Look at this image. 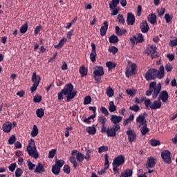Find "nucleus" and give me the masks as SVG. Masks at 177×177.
Masks as SVG:
<instances>
[{
  "label": "nucleus",
  "mask_w": 177,
  "mask_h": 177,
  "mask_svg": "<svg viewBox=\"0 0 177 177\" xmlns=\"http://www.w3.org/2000/svg\"><path fill=\"white\" fill-rule=\"evenodd\" d=\"M162 86L160 83L157 84L156 82H151L149 84V88L146 91V96H151L153 99H157V96L161 93Z\"/></svg>",
  "instance_id": "nucleus-1"
},
{
  "label": "nucleus",
  "mask_w": 177,
  "mask_h": 177,
  "mask_svg": "<svg viewBox=\"0 0 177 177\" xmlns=\"http://www.w3.org/2000/svg\"><path fill=\"white\" fill-rule=\"evenodd\" d=\"M62 92L66 97V102L73 100L77 95V91L74 90V86L72 84H66L62 89Z\"/></svg>",
  "instance_id": "nucleus-2"
},
{
  "label": "nucleus",
  "mask_w": 177,
  "mask_h": 177,
  "mask_svg": "<svg viewBox=\"0 0 177 177\" xmlns=\"http://www.w3.org/2000/svg\"><path fill=\"white\" fill-rule=\"evenodd\" d=\"M26 151L30 157H32L35 159H37L38 157H39V154L37 150V147L35 146V142H34L32 138L28 141Z\"/></svg>",
  "instance_id": "nucleus-3"
},
{
  "label": "nucleus",
  "mask_w": 177,
  "mask_h": 177,
  "mask_svg": "<svg viewBox=\"0 0 177 177\" xmlns=\"http://www.w3.org/2000/svg\"><path fill=\"white\" fill-rule=\"evenodd\" d=\"M76 156V159H75ZM84 159V154L81 153H78V151L73 150L71 152V156L69 158V160L72 162L74 168H77V166L78 165V163H77V160L79 161V162H82Z\"/></svg>",
  "instance_id": "nucleus-4"
},
{
  "label": "nucleus",
  "mask_w": 177,
  "mask_h": 177,
  "mask_svg": "<svg viewBox=\"0 0 177 177\" xmlns=\"http://www.w3.org/2000/svg\"><path fill=\"white\" fill-rule=\"evenodd\" d=\"M127 64L125 74L126 77L129 78L130 77H132V75H135L138 66H136V64L131 62V61H128Z\"/></svg>",
  "instance_id": "nucleus-5"
},
{
  "label": "nucleus",
  "mask_w": 177,
  "mask_h": 177,
  "mask_svg": "<svg viewBox=\"0 0 177 177\" xmlns=\"http://www.w3.org/2000/svg\"><path fill=\"white\" fill-rule=\"evenodd\" d=\"M32 82L33 84L30 88V91L32 93H34V92L37 91V88H38L39 82H41V76L37 75V73L34 72L32 75Z\"/></svg>",
  "instance_id": "nucleus-6"
},
{
  "label": "nucleus",
  "mask_w": 177,
  "mask_h": 177,
  "mask_svg": "<svg viewBox=\"0 0 177 177\" xmlns=\"http://www.w3.org/2000/svg\"><path fill=\"white\" fill-rule=\"evenodd\" d=\"M120 129H121L120 124H116L114 127H109L106 129V135L109 138H115L117 131H120Z\"/></svg>",
  "instance_id": "nucleus-7"
},
{
  "label": "nucleus",
  "mask_w": 177,
  "mask_h": 177,
  "mask_svg": "<svg viewBox=\"0 0 177 177\" xmlns=\"http://www.w3.org/2000/svg\"><path fill=\"white\" fill-rule=\"evenodd\" d=\"M147 55H151L152 59H156L157 57V46L156 45L149 44L147 46Z\"/></svg>",
  "instance_id": "nucleus-8"
},
{
  "label": "nucleus",
  "mask_w": 177,
  "mask_h": 177,
  "mask_svg": "<svg viewBox=\"0 0 177 177\" xmlns=\"http://www.w3.org/2000/svg\"><path fill=\"white\" fill-rule=\"evenodd\" d=\"M161 158L162 161H164L166 164H171V152L168 150H164L161 152Z\"/></svg>",
  "instance_id": "nucleus-9"
},
{
  "label": "nucleus",
  "mask_w": 177,
  "mask_h": 177,
  "mask_svg": "<svg viewBox=\"0 0 177 177\" xmlns=\"http://www.w3.org/2000/svg\"><path fill=\"white\" fill-rule=\"evenodd\" d=\"M156 73H157V69H149L145 74V79L147 81H151V80H155Z\"/></svg>",
  "instance_id": "nucleus-10"
},
{
  "label": "nucleus",
  "mask_w": 177,
  "mask_h": 177,
  "mask_svg": "<svg viewBox=\"0 0 177 177\" xmlns=\"http://www.w3.org/2000/svg\"><path fill=\"white\" fill-rule=\"evenodd\" d=\"M130 42H131L133 45H135L136 42L138 44L143 42V35H142V33H137L135 36L130 39Z\"/></svg>",
  "instance_id": "nucleus-11"
},
{
  "label": "nucleus",
  "mask_w": 177,
  "mask_h": 177,
  "mask_svg": "<svg viewBox=\"0 0 177 177\" xmlns=\"http://www.w3.org/2000/svg\"><path fill=\"white\" fill-rule=\"evenodd\" d=\"M127 135L128 136L129 143H133V142L136 141V133H135L133 130L129 129L127 131Z\"/></svg>",
  "instance_id": "nucleus-12"
},
{
  "label": "nucleus",
  "mask_w": 177,
  "mask_h": 177,
  "mask_svg": "<svg viewBox=\"0 0 177 177\" xmlns=\"http://www.w3.org/2000/svg\"><path fill=\"white\" fill-rule=\"evenodd\" d=\"M169 95L167 91H162L159 93L158 100L162 101L163 103H167L168 102V98Z\"/></svg>",
  "instance_id": "nucleus-13"
},
{
  "label": "nucleus",
  "mask_w": 177,
  "mask_h": 177,
  "mask_svg": "<svg viewBox=\"0 0 177 177\" xmlns=\"http://www.w3.org/2000/svg\"><path fill=\"white\" fill-rule=\"evenodd\" d=\"M124 162H125V157H124V156L122 155H120V156H116L113 159V164L120 167V165H122Z\"/></svg>",
  "instance_id": "nucleus-14"
},
{
  "label": "nucleus",
  "mask_w": 177,
  "mask_h": 177,
  "mask_svg": "<svg viewBox=\"0 0 177 177\" xmlns=\"http://www.w3.org/2000/svg\"><path fill=\"white\" fill-rule=\"evenodd\" d=\"M91 53L90 54V60L93 63H95V62H96V46L95 45V44L91 43Z\"/></svg>",
  "instance_id": "nucleus-15"
},
{
  "label": "nucleus",
  "mask_w": 177,
  "mask_h": 177,
  "mask_svg": "<svg viewBox=\"0 0 177 177\" xmlns=\"http://www.w3.org/2000/svg\"><path fill=\"white\" fill-rule=\"evenodd\" d=\"M93 75H100L101 77L104 75V71L103 69V66H97L94 67Z\"/></svg>",
  "instance_id": "nucleus-16"
},
{
  "label": "nucleus",
  "mask_w": 177,
  "mask_h": 177,
  "mask_svg": "<svg viewBox=\"0 0 177 177\" xmlns=\"http://www.w3.org/2000/svg\"><path fill=\"white\" fill-rule=\"evenodd\" d=\"M156 159L153 157H149L147 158L146 168L147 169H149V168H154V167H156Z\"/></svg>",
  "instance_id": "nucleus-17"
},
{
  "label": "nucleus",
  "mask_w": 177,
  "mask_h": 177,
  "mask_svg": "<svg viewBox=\"0 0 177 177\" xmlns=\"http://www.w3.org/2000/svg\"><path fill=\"white\" fill-rule=\"evenodd\" d=\"M121 121H122V116H118L116 115H111V122H112L115 125H118V124H120V122H121Z\"/></svg>",
  "instance_id": "nucleus-18"
},
{
  "label": "nucleus",
  "mask_w": 177,
  "mask_h": 177,
  "mask_svg": "<svg viewBox=\"0 0 177 177\" xmlns=\"http://www.w3.org/2000/svg\"><path fill=\"white\" fill-rule=\"evenodd\" d=\"M127 21L128 26H133L135 24V15L131 12L127 13Z\"/></svg>",
  "instance_id": "nucleus-19"
},
{
  "label": "nucleus",
  "mask_w": 177,
  "mask_h": 177,
  "mask_svg": "<svg viewBox=\"0 0 177 177\" xmlns=\"http://www.w3.org/2000/svg\"><path fill=\"white\" fill-rule=\"evenodd\" d=\"M157 78L159 80H161L162 78H164L165 75V71L164 69V66H160L159 68V70L157 71L156 73Z\"/></svg>",
  "instance_id": "nucleus-20"
},
{
  "label": "nucleus",
  "mask_w": 177,
  "mask_h": 177,
  "mask_svg": "<svg viewBox=\"0 0 177 177\" xmlns=\"http://www.w3.org/2000/svg\"><path fill=\"white\" fill-rule=\"evenodd\" d=\"M2 129L6 133H9L12 131V123L10 122H6L3 126Z\"/></svg>",
  "instance_id": "nucleus-21"
},
{
  "label": "nucleus",
  "mask_w": 177,
  "mask_h": 177,
  "mask_svg": "<svg viewBox=\"0 0 177 177\" xmlns=\"http://www.w3.org/2000/svg\"><path fill=\"white\" fill-rule=\"evenodd\" d=\"M103 24L104 26H102L100 29L101 37H104V35H106V32H107V30L109 28V24H107V21H104Z\"/></svg>",
  "instance_id": "nucleus-22"
},
{
  "label": "nucleus",
  "mask_w": 177,
  "mask_h": 177,
  "mask_svg": "<svg viewBox=\"0 0 177 177\" xmlns=\"http://www.w3.org/2000/svg\"><path fill=\"white\" fill-rule=\"evenodd\" d=\"M136 122L137 124H140L139 128H140L141 125H146V118H145V115H139L138 117L136 118Z\"/></svg>",
  "instance_id": "nucleus-23"
},
{
  "label": "nucleus",
  "mask_w": 177,
  "mask_h": 177,
  "mask_svg": "<svg viewBox=\"0 0 177 177\" xmlns=\"http://www.w3.org/2000/svg\"><path fill=\"white\" fill-rule=\"evenodd\" d=\"M162 103L160 100H155L153 102L151 106V110H158V109H161Z\"/></svg>",
  "instance_id": "nucleus-24"
},
{
  "label": "nucleus",
  "mask_w": 177,
  "mask_h": 177,
  "mask_svg": "<svg viewBox=\"0 0 177 177\" xmlns=\"http://www.w3.org/2000/svg\"><path fill=\"white\" fill-rule=\"evenodd\" d=\"M35 174H42V172H45V168L44 167V165L39 162L36 166V168L34 170Z\"/></svg>",
  "instance_id": "nucleus-25"
},
{
  "label": "nucleus",
  "mask_w": 177,
  "mask_h": 177,
  "mask_svg": "<svg viewBox=\"0 0 177 177\" xmlns=\"http://www.w3.org/2000/svg\"><path fill=\"white\" fill-rule=\"evenodd\" d=\"M140 29L142 32H147L149 31V24L147 21H144L140 24Z\"/></svg>",
  "instance_id": "nucleus-26"
},
{
  "label": "nucleus",
  "mask_w": 177,
  "mask_h": 177,
  "mask_svg": "<svg viewBox=\"0 0 177 177\" xmlns=\"http://www.w3.org/2000/svg\"><path fill=\"white\" fill-rule=\"evenodd\" d=\"M147 20L151 24H156L157 23V16L156 14L149 15L147 17Z\"/></svg>",
  "instance_id": "nucleus-27"
},
{
  "label": "nucleus",
  "mask_w": 177,
  "mask_h": 177,
  "mask_svg": "<svg viewBox=\"0 0 177 177\" xmlns=\"http://www.w3.org/2000/svg\"><path fill=\"white\" fill-rule=\"evenodd\" d=\"M132 170L131 169H126L124 172H122L120 177H130L132 176Z\"/></svg>",
  "instance_id": "nucleus-28"
},
{
  "label": "nucleus",
  "mask_w": 177,
  "mask_h": 177,
  "mask_svg": "<svg viewBox=\"0 0 177 177\" xmlns=\"http://www.w3.org/2000/svg\"><path fill=\"white\" fill-rule=\"evenodd\" d=\"M106 93L108 97H113L114 96V90L111 86H109L106 88Z\"/></svg>",
  "instance_id": "nucleus-29"
},
{
  "label": "nucleus",
  "mask_w": 177,
  "mask_h": 177,
  "mask_svg": "<svg viewBox=\"0 0 177 177\" xmlns=\"http://www.w3.org/2000/svg\"><path fill=\"white\" fill-rule=\"evenodd\" d=\"M66 41L67 39H66V38H63L59 41L58 44L54 46V47L55 48V49H60L63 48V46L64 45V44H66Z\"/></svg>",
  "instance_id": "nucleus-30"
},
{
  "label": "nucleus",
  "mask_w": 177,
  "mask_h": 177,
  "mask_svg": "<svg viewBox=\"0 0 177 177\" xmlns=\"http://www.w3.org/2000/svg\"><path fill=\"white\" fill-rule=\"evenodd\" d=\"M97 122L100 125H106V122H107V118L104 115H100L97 118Z\"/></svg>",
  "instance_id": "nucleus-31"
},
{
  "label": "nucleus",
  "mask_w": 177,
  "mask_h": 177,
  "mask_svg": "<svg viewBox=\"0 0 177 177\" xmlns=\"http://www.w3.org/2000/svg\"><path fill=\"white\" fill-rule=\"evenodd\" d=\"M115 32L117 35L121 36V35H124V34L127 32V30L125 29L120 28V26H115Z\"/></svg>",
  "instance_id": "nucleus-32"
},
{
  "label": "nucleus",
  "mask_w": 177,
  "mask_h": 177,
  "mask_svg": "<svg viewBox=\"0 0 177 177\" xmlns=\"http://www.w3.org/2000/svg\"><path fill=\"white\" fill-rule=\"evenodd\" d=\"M120 0H111V2L109 3V8L114 9L117 8V6L119 5Z\"/></svg>",
  "instance_id": "nucleus-33"
},
{
  "label": "nucleus",
  "mask_w": 177,
  "mask_h": 177,
  "mask_svg": "<svg viewBox=\"0 0 177 177\" xmlns=\"http://www.w3.org/2000/svg\"><path fill=\"white\" fill-rule=\"evenodd\" d=\"M117 110V106H115L114 102L111 101L109 102V111L110 113H114Z\"/></svg>",
  "instance_id": "nucleus-34"
},
{
  "label": "nucleus",
  "mask_w": 177,
  "mask_h": 177,
  "mask_svg": "<svg viewBox=\"0 0 177 177\" xmlns=\"http://www.w3.org/2000/svg\"><path fill=\"white\" fill-rule=\"evenodd\" d=\"M133 118H135V116L133 115H130L128 118L124 120L123 125H124V127L126 125H128V124H130V122H132V121H133Z\"/></svg>",
  "instance_id": "nucleus-35"
},
{
  "label": "nucleus",
  "mask_w": 177,
  "mask_h": 177,
  "mask_svg": "<svg viewBox=\"0 0 177 177\" xmlns=\"http://www.w3.org/2000/svg\"><path fill=\"white\" fill-rule=\"evenodd\" d=\"M79 73L81 74L82 77H85L86 74H88V70H86L85 66H82L79 69Z\"/></svg>",
  "instance_id": "nucleus-36"
},
{
  "label": "nucleus",
  "mask_w": 177,
  "mask_h": 177,
  "mask_svg": "<svg viewBox=\"0 0 177 177\" xmlns=\"http://www.w3.org/2000/svg\"><path fill=\"white\" fill-rule=\"evenodd\" d=\"M140 131L142 136H145V135L148 133V132H149L150 130L149 129V128H147V124H145L141 127Z\"/></svg>",
  "instance_id": "nucleus-37"
},
{
  "label": "nucleus",
  "mask_w": 177,
  "mask_h": 177,
  "mask_svg": "<svg viewBox=\"0 0 177 177\" xmlns=\"http://www.w3.org/2000/svg\"><path fill=\"white\" fill-rule=\"evenodd\" d=\"M36 115L38 117V118H42L43 115H45V112L44 111V109L40 108L36 111Z\"/></svg>",
  "instance_id": "nucleus-38"
},
{
  "label": "nucleus",
  "mask_w": 177,
  "mask_h": 177,
  "mask_svg": "<svg viewBox=\"0 0 177 177\" xmlns=\"http://www.w3.org/2000/svg\"><path fill=\"white\" fill-rule=\"evenodd\" d=\"M86 132L89 133V135H95L96 133V128L93 126L87 127Z\"/></svg>",
  "instance_id": "nucleus-39"
},
{
  "label": "nucleus",
  "mask_w": 177,
  "mask_h": 177,
  "mask_svg": "<svg viewBox=\"0 0 177 177\" xmlns=\"http://www.w3.org/2000/svg\"><path fill=\"white\" fill-rule=\"evenodd\" d=\"M30 135L32 138H35V136L38 135V127H37V125L33 126Z\"/></svg>",
  "instance_id": "nucleus-40"
},
{
  "label": "nucleus",
  "mask_w": 177,
  "mask_h": 177,
  "mask_svg": "<svg viewBox=\"0 0 177 177\" xmlns=\"http://www.w3.org/2000/svg\"><path fill=\"white\" fill-rule=\"evenodd\" d=\"M52 172L54 175H59V174H60V167H58L56 165H53L52 167Z\"/></svg>",
  "instance_id": "nucleus-41"
},
{
  "label": "nucleus",
  "mask_w": 177,
  "mask_h": 177,
  "mask_svg": "<svg viewBox=\"0 0 177 177\" xmlns=\"http://www.w3.org/2000/svg\"><path fill=\"white\" fill-rule=\"evenodd\" d=\"M149 145H151V146H153V147H156V146H160V140L151 139L149 141Z\"/></svg>",
  "instance_id": "nucleus-42"
},
{
  "label": "nucleus",
  "mask_w": 177,
  "mask_h": 177,
  "mask_svg": "<svg viewBox=\"0 0 177 177\" xmlns=\"http://www.w3.org/2000/svg\"><path fill=\"white\" fill-rule=\"evenodd\" d=\"M110 44H117L118 42V37L114 35L109 37Z\"/></svg>",
  "instance_id": "nucleus-43"
},
{
  "label": "nucleus",
  "mask_w": 177,
  "mask_h": 177,
  "mask_svg": "<svg viewBox=\"0 0 177 177\" xmlns=\"http://www.w3.org/2000/svg\"><path fill=\"white\" fill-rule=\"evenodd\" d=\"M27 30H28V25L25 24L20 28L21 34H26V32H27Z\"/></svg>",
  "instance_id": "nucleus-44"
},
{
  "label": "nucleus",
  "mask_w": 177,
  "mask_h": 177,
  "mask_svg": "<svg viewBox=\"0 0 177 177\" xmlns=\"http://www.w3.org/2000/svg\"><path fill=\"white\" fill-rule=\"evenodd\" d=\"M55 165L56 167H58L61 169L62 167H63V165H64V160H57L55 161Z\"/></svg>",
  "instance_id": "nucleus-45"
},
{
  "label": "nucleus",
  "mask_w": 177,
  "mask_h": 177,
  "mask_svg": "<svg viewBox=\"0 0 177 177\" xmlns=\"http://www.w3.org/2000/svg\"><path fill=\"white\" fill-rule=\"evenodd\" d=\"M126 93L127 95H129V96H133L134 95H136V91L135 89H133V88H132V89H131V88L127 89L126 90Z\"/></svg>",
  "instance_id": "nucleus-46"
},
{
  "label": "nucleus",
  "mask_w": 177,
  "mask_h": 177,
  "mask_svg": "<svg viewBox=\"0 0 177 177\" xmlns=\"http://www.w3.org/2000/svg\"><path fill=\"white\" fill-rule=\"evenodd\" d=\"M118 23H120V24H125V19H124V16L121 14H119L118 15Z\"/></svg>",
  "instance_id": "nucleus-47"
},
{
  "label": "nucleus",
  "mask_w": 177,
  "mask_h": 177,
  "mask_svg": "<svg viewBox=\"0 0 177 177\" xmlns=\"http://www.w3.org/2000/svg\"><path fill=\"white\" fill-rule=\"evenodd\" d=\"M23 175V169L17 168L15 170V177H21Z\"/></svg>",
  "instance_id": "nucleus-48"
},
{
  "label": "nucleus",
  "mask_w": 177,
  "mask_h": 177,
  "mask_svg": "<svg viewBox=\"0 0 177 177\" xmlns=\"http://www.w3.org/2000/svg\"><path fill=\"white\" fill-rule=\"evenodd\" d=\"M108 50L109 52H110V53H113V55H115V53L118 52V48H117V47L115 46H111Z\"/></svg>",
  "instance_id": "nucleus-49"
},
{
  "label": "nucleus",
  "mask_w": 177,
  "mask_h": 177,
  "mask_svg": "<svg viewBox=\"0 0 177 177\" xmlns=\"http://www.w3.org/2000/svg\"><path fill=\"white\" fill-rule=\"evenodd\" d=\"M104 160H105V163H104V169H109V155L105 154L104 155Z\"/></svg>",
  "instance_id": "nucleus-50"
},
{
  "label": "nucleus",
  "mask_w": 177,
  "mask_h": 177,
  "mask_svg": "<svg viewBox=\"0 0 177 177\" xmlns=\"http://www.w3.org/2000/svg\"><path fill=\"white\" fill-rule=\"evenodd\" d=\"M95 115H91L90 117L84 118L83 121L84 122H86V124H91V120H93V118H95Z\"/></svg>",
  "instance_id": "nucleus-51"
},
{
  "label": "nucleus",
  "mask_w": 177,
  "mask_h": 177,
  "mask_svg": "<svg viewBox=\"0 0 177 177\" xmlns=\"http://www.w3.org/2000/svg\"><path fill=\"white\" fill-rule=\"evenodd\" d=\"M106 66L107 68H109V70H111V68H115V64L111 62H108L106 63Z\"/></svg>",
  "instance_id": "nucleus-52"
},
{
  "label": "nucleus",
  "mask_w": 177,
  "mask_h": 177,
  "mask_svg": "<svg viewBox=\"0 0 177 177\" xmlns=\"http://www.w3.org/2000/svg\"><path fill=\"white\" fill-rule=\"evenodd\" d=\"M107 150H109V147L102 146L98 148V153H104V151H107Z\"/></svg>",
  "instance_id": "nucleus-53"
},
{
  "label": "nucleus",
  "mask_w": 177,
  "mask_h": 177,
  "mask_svg": "<svg viewBox=\"0 0 177 177\" xmlns=\"http://www.w3.org/2000/svg\"><path fill=\"white\" fill-rule=\"evenodd\" d=\"M165 68L167 73H171L174 68V66H172L171 64H167Z\"/></svg>",
  "instance_id": "nucleus-54"
},
{
  "label": "nucleus",
  "mask_w": 177,
  "mask_h": 177,
  "mask_svg": "<svg viewBox=\"0 0 177 177\" xmlns=\"http://www.w3.org/2000/svg\"><path fill=\"white\" fill-rule=\"evenodd\" d=\"M27 162H28V169L30 171H32V169H34V168H35V164L32 163L30 160H28Z\"/></svg>",
  "instance_id": "nucleus-55"
},
{
  "label": "nucleus",
  "mask_w": 177,
  "mask_h": 177,
  "mask_svg": "<svg viewBox=\"0 0 177 177\" xmlns=\"http://www.w3.org/2000/svg\"><path fill=\"white\" fill-rule=\"evenodd\" d=\"M16 142V136L13 135L8 139V145H13Z\"/></svg>",
  "instance_id": "nucleus-56"
},
{
  "label": "nucleus",
  "mask_w": 177,
  "mask_h": 177,
  "mask_svg": "<svg viewBox=\"0 0 177 177\" xmlns=\"http://www.w3.org/2000/svg\"><path fill=\"white\" fill-rule=\"evenodd\" d=\"M41 100H42V97L41 95H37L33 97V102L35 103H39Z\"/></svg>",
  "instance_id": "nucleus-57"
},
{
  "label": "nucleus",
  "mask_w": 177,
  "mask_h": 177,
  "mask_svg": "<svg viewBox=\"0 0 177 177\" xmlns=\"http://www.w3.org/2000/svg\"><path fill=\"white\" fill-rule=\"evenodd\" d=\"M91 102H92V98L91 97V96L88 95L84 97V104H89Z\"/></svg>",
  "instance_id": "nucleus-58"
},
{
  "label": "nucleus",
  "mask_w": 177,
  "mask_h": 177,
  "mask_svg": "<svg viewBox=\"0 0 177 177\" xmlns=\"http://www.w3.org/2000/svg\"><path fill=\"white\" fill-rule=\"evenodd\" d=\"M56 154V149H51L48 152V158H53Z\"/></svg>",
  "instance_id": "nucleus-59"
},
{
  "label": "nucleus",
  "mask_w": 177,
  "mask_h": 177,
  "mask_svg": "<svg viewBox=\"0 0 177 177\" xmlns=\"http://www.w3.org/2000/svg\"><path fill=\"white\" fill-rule=\"evenodd\" d=\"M144 103L145 104V106L147 107V109H149V107H150L151 109V101L150 100V99H147L144 101Z\"/></svg>",
  "instance_id": "nucleus-60"
},
{
  "label": "nucleus",
  "mask_w": 177,
  "mask_h": 177,
  "mask_svg": "<svg viewBox=\"0 0 177 177\" xmlns=\"http://www.w3.org/2000/svg\"><path fill=\"white\" fill-rule=\"evenodd\" d=\"M129 110H131L132 111H135L136 113H137V111H139L140 108L139 106L134 104L132 106L129 107Z\"/></svg>",
  "instance_id": "nucleus-61"
},
{
  "label": "nucleus",
  "mask_w": 177,
  "mask_h": 177,
  "mask_svg": "<svg viewBox=\"0 0 177 177\" xmlns=\"http://www.w3.org/2000/svg\"><path fill=\"white\" fill-rule=\"evenodd\" d=\"M17 165L16 163H12L9 165L8 169L11 172H14L15 169H16Z\"/></svg>",
  "instance_id": "nucleus-62"
},
{
  "label": "nucleus",
  "mask_w": 177,
  "mask_h": 177,
  "mask_svg": "<svg viewBox=\"0 0 177 177\" xmlns=\"http://www.w3.org/2000/svg\"><path fill=\"white\" fill-rule=\"evenodd\" d=\"M63 171L65 174H70V166L65 165L63 167Z\"/></svg>",
  "instance_id": "nucleus-63"
},
{
  "label": "nucleus",
  "mask_w": 177,
  "mask_h": 177,
  "mask_svg": "<svg viewBox=\"0 0 177 177\" xmlns=\"http://www.w3.org/2000/svg\"><path fill=\"white\" fill-rule=\"evenodd\" d=\"M169 45L171 47L176 46H177V38L173 40H170Z\"/></svg>",
  "instance_id": "nucleus-64"
}]
</instances>
